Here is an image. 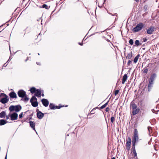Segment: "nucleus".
Returning a JSON list of instances; mask_svg holds the SVG:
<instances>
[{"instance_id": "0e129e2a", "label": "nucleus", "mask_w": 159, "mask_h": 159, "mask_svg": "<svg viewBox=\"0 0 159 159\" xmlns=\"http://www.w3.org/2000/svg\"><path fill=\"white\" fill-rule=\"evenodd\" d=\"M42 92H43V90H42Z\"/></svg>"}, {"instance_id": "aec40b11", "label": "nucleus", "mask_w": 159, "mask_h": 159, "mask_svg": "<svg viewBox=\"0 0 159 159\" xmlns=\"http://www.w3.org/2000/svg\"><path fill=\"white\" fill-rule=\"evenodd\" d=\"M6 116V112L5 111H2L0 113V117L4 118Z\"/></svg>"}, {"instance_id": "423d86ee", "label": "nucleus", "mask_w": 159, "mask_h": 159, "mask_svg": "<svg viewBox=\"0 0 159 159\" xmlns=\"http://www.w3.org/2000/svg\"><path fill=\"white\" fill-rule=\"evenodd\" d=\"M18 115L16 112L11 114V120H14L17 119Z\"/></svg>"}, {"instance_id": "58836bf2", "label": "nucleus", "mask_w": 159, "mask_h": 159, "mask_svg": "<svg viewBox=\"0 0 159 159\" xmlns=\"http://www.w3.org/2000/svg\"><path fill=\"white\" fill-rule=\"evenodd\" d=\"M148 6L147 5H145L144 7V9L145 11H146L147 9Z\"/></svg>"}, {"instance_id": "4468645a", "label": "nucleus", "mask_w": 159, "mask_h": 159, "mask_svg": "<svg viewBox=\"0 0 159 159\" xmlns=\"http://www.w3.org/2000/svg\"><path fill=\"white\" fill-rule=\"evenodd\" d=\"M29 123L30 127H31L33 130L36 131L35 129V123H34L33 122L31 121H30Z\"/></svg>"}, {"instance_id": "6e6552de", "label": "nucleus", "mask_w": 159, "mask_h": 159, "mask_svg": "<svg viewBox=\"0 0 159 159\" xmlns=\"http://www.w3.org/2000/svg\"><path fill=\"white\" fill-rule=\"evenodd\" d=\"M154 27L151 26L147 30V33L148 34H151L154 31Z\"/></svg>"}, {"instance_id": "f8f14e48", "label": "nucleus", "mask_w": 159, "mask_h": 159, "mask_svg": "<svg viewBox=\"0 0 159 159\" xmlns=\"http://www.w3.org/2000/svg\"><path fill=\"white\" fill-rule=\"evenodd\" d=\"M127 74H125L123 76L122 80V84H123L125 83V82L127 80Z\"/></svg>"}, {"instance_id": "b1692460", "label": "nucleus", "mask_w": 159, "mask_h": 159, "mask_svg": "<svg viewBox=\"0 0 159 159\" xmlns=\"http://www.w3.org/2000/svg\"><path fill=\"white\" fill-rule=\"evenodd\" d=\"M139 56L140 55L139 54L134 58V63H136L137 62Z\"/></svg>"}, {"instance_id": "2f4dec72", "label": "nucleus", "mask_w": 159, "mask_h": 159, "mask_svg": "<svg viewBox=\"0 0 159 159\" xmlns=\"http://www.w3.org/2000/svg\"><path fill=\"white\" fill-rule=\"evenodd\" d=\"M115 118L114 116H112L111 118V125L115 121Z\"/></svg>"}, {"instance_id": "e2e57ef3", "label": "nucleus", "mask_w": 159, "mask_h": 159, "mask_svg": "<svg viewBox=\"0 0 159 159\" xmlns=\"http://www.w3.org/2000/svg\"><path fill=\"white\" fill-rule=\"evenodd\" d=\"M105 120H106V121H107V120H106V118H105ZM106 122L107 123V122Z\"/></svg>"}, {"instance_id": "9d476101", "label": "nucleus", "mask_w": 159, "mask_h": 159, "mask_svg": "<svg viewBox=\"0 0 159 159\" xmlns=\"http://www.w3.org/2000/svg\"><path fill=\"white\" fill-rule=\"evenodd\" d=\"M41 91L39 89H37L34 95L35 96L40 97L41 96Z\"/></svg>"}, {"instance_id": "4be33fe9", "label": "nucleus", "mask_w": 159, "mask_h": 159, "mask_svg": "<svg viewBox=\"0 0 159 159\" xmlns=\"http://www.w3.org/2000/svg\"><path fill=\"white\" fill-rule=\"evenodd\" d=\"M7 121L4 120L2 119L0 120V125H3L6 123Z\"/></svg>"}, {"instance_id": "393cba45", "label": "nucleus", "mask_w": 159, "mask_h": 159, "mask_svg": "<svg viewBox=\"0 0 159 159\" xmlns=\"http://www.w3.org/2000/svg\"><path fill=\"white\" fill-rule=\"evenodd\" d=\"M132 52H130L128 54L127 56L126 57V59H130L132 57Z\"/></svg>"}, {"instance_id": "f257e3e1", "label": "nucleus", "mask_w": 159, "mask_h": 159, "mask_svg": "<svg viewBox=\"0 0 159 159\" xmlns=\"http://www.w3.org/2000/svg\"><path fill=\"white\" fill-rule=\"evenodd\" d=\"M157 77L155 73H153L151 75L150 78L148 79L149 84L148 85V92L151 90V88L153 87L154 81Z\"/></svg>"}, {"instance_id": "5701e85b", "label": "nucleus", "mask_w": 159, "mask_h": 159, "mask_svg": "<svg viewBox=\"0 0 159 159\" xmlns=\"http://www.w3.org/2000/svg\"><path fill=\"white\" fill-rule=\"evenodd\" d=\"M134 44L135 45H134V46H138L141 45V43H140L139 41L138 40H137L135 41Z\"/></svg>"}, {"instance_id": "7c9ffc66", "label": "nucleus", "mask_w": 159, "mask_h": 159, "mask_svg": "<svg viewBox=\"0 0 159 159\" xmlns=\"http://www.w3.org/2000/svg\"><path fill=\"white\" fill-rule=\"evenodd\" d=\"M109 102V101H108L107 102H106V103H105L101 107H100V109H103L105 107H106V106L107 105L108 102Z\"/></svg>"}, {"instance_id": "a19ab883", "label": "nucleus", "mask_w": 159, "mask_h": 159, "mask_svg": "<svg viewBox=\"0 0 159 159\" xmlns=\"http://www.w3.org/2000/svg\"><path fill=\"white\" fill-rule=\"evenodd\" d=\"M132 62V61L129 60L128 62L127 65H128V66H129L130 65V64Z\"/></svg>"}, {"instance_id": "0eeeda50", "label": "nucleus", "mask_w": 159, "mask_h": 159, "mask_svg": "<svg viewBox=\"0 0 159 159\" xmlns=\"http://www.w3.org/2000/svg\"><path fill=\"white\" fill-rule=\"evenodd\" d=\"M41 102L43 105L45 107H47L49 104V101L48 100L45 98H43L41 100Z\"/></svg>"}, {"instance_id": "72a5a7b5", "label": "nucleus", "mask_w": 159, "mask_h": 159, "mask_svg": "<svg viewBox=\"0 0 159 159\" xmlns=\"http://www.w3.org/2000/svg\"><path fill=\"white\" fill-rule=\"evenodd\" d=\"M149 133L150 134L152 132V128L151 127L148 126V128Z\"/></svg>"}, {"instance_id": "6ab92c4d", "label": "nucleus", "mask_w": 159, "mask_h": 159, "mask_svg": "<svg viewBox=\"0 0 159 159\" xmlns=\"http://www.w3.org/2000/svg\"><path fill=\"white\" fill-rule=\"evenodd\" d=\"M50 109L52 110H54L56 109V106L52 103H50L49 104Z\"/></svg>"}, {"instance_id": "052dcab7", "label": "nucleus", "mask_w": 159, "mask_h": 159, "mask_svg": "<svg viewBox=\"0 0 159 159\" xmlns=\"http://www.w3.org/2000/svg\"><path fill=\"white\" fill-rule=\"evenodd\" d=\"M5 159H7V156H6L5 157Z\"/></svg>"}, {"instance_id": "473e14b6", "label": "nucleus", "mask_w": 159, "mask_h": 159, "mask_svg": "<svg viewBox=\"0 0 159 159\" xmlns=\"http://www.w3.org/2000/svg\"><path fill=\"white\" fill-rule=\"evenodd\" d=\"M129 43L131 45H132L134 43L133 40L132 39H130L129 41Z\"/></svg>"}, {"instance_id": "338daca9", "label": "nucleus", "mask_w": 159, "mask_h": 159, "mask_svg": "<svg viewBox=\"0 0 159 159\" xmlns=\"http://www.w3.org/2000/svg\"><path fill=\"white\" fill-rule=\"evenodd\" d=\"M11 90H13V89H11Z\"/></svg>"}, {"instance_id": "c85d7f7f", "label": "nucleus", "mask_w": 159, "mask_h": 159, "mask_svg": "<svg viewBox=\"0 0 159 159\" xmlns=\"http://www.w3.org/2000/svg\"><path fill=\"white\" fill-rule=\"evenodd\" d=\"M49 7H48L46 4H43V5L41 7L42 8H45L46 9L48 10L49 8Z\"/></svg>"}, {"instance_id": "a878e982", "label": "nucleus", "mask_w": 159, "mask_h": 159, "mask_svg": "<svg viewBox=\"0 0 159 159\" xmlns=\"http://www.w3.org/2000/svg\"><path fill=\"white\" fill-rule=\"evenodd\" d=\"M29 100V98L27 97V96H25V97L21 99V100H23L25 102L28 101Z\"/></svg>"}, {"instance_id": "37998d69", "label": "nucleus", "mask_w": 159, "mask_h": 159, "mask_svg": "<svg viewBox=\"0 0 159 159\" xmlns=\"http://www.w3.org/2000/svg\"><path fill=\"white\" fill-rule=\"evenodd\" d=\"M130 146H126V149L128 150H129L130 149Z\"/></svg>"}, {"instance_id": "09e8293b", "label": "nucleus", "mask_w": 159, "mask_h": 159, "mask_svg": "<svg viewBox=\"0 0 159 159\" xmlns=\"http://www.w3.org/2000/svg\"><path fill=\"white\" fill-rule=\"evenodd\" d=\"M79 44L81 46H82L83 44V43H79Z\"/></svg>"}, {"instance_id": "9b49d317", "label": "nucleus", "mask_w": 159, "mask_h": 159, "mask_svg": "<svg viewBox=\"0 0 159 159\" xmlns=\"http://www.w3.org/2000/svg\"><path fill=\"white\" fill-rule=\"evenodd\" d=\"M130 107L132 110L135 109L137 108L136 105L133 102H132L130 104Z\"/></svg>"}, {"instance_id": "4c0bfd02", "label": "nucleus", "mask_w": 159, "mask_h": 159, "mask_svg": "<svg viewBox=\"0 0 159 159\" xmlns=\"http://www.w3.org/2000/svg\"><path fill=\"white\" fill-rule=\"evenodd\" d=\"M23 116V112L21 113L19 115V118L20 119L22 118Z\"/></svg>"}, {"instance_id": "de8ad7c7", "label": "nucleus", "mask_w": 159, "mask_h": 159, "mask_svg": "<svg viewBox=\"0 0 159 159\" xmlns=\"http://www.w3.org/2000/svg\"><path fill=\"white\" fill-rule=\"evenodd\" d=\"M7 64H6V63H5V64L3 65V67H6L7 66Z\"/></svg>"}, {"instance_id": "dca6fc26", "label": "nucleus", "mask_w": 159, "mask_h": 159, "mask_svg": "<svg viewBox=\"0 0 159 159\" xmlns=\"http://www.w3.org/2000/svg\"><path fill=\"white\" fill-rule=\"evenodd\" d=\"M126 140V146H130L131 141V138L130 137H128V138Z\"/></svg>"}, {"instance_id": "6e6d98bb", "label": "nucleus", "mask_w": 159, "mask_h": 159, "mask_svg": "<svg viewBox=\"0 0 159 159\" xmlns=\"http://www.w3.org/2000/svg\"><path fill=\"white\" fill-rule=\"evenodd\" d=\"M39 111V109H36V111H37H37Z\"/></svg>"}, {"instance_id": "a211bd4d", "label": "nucleus", "mask_w": 159, "mask_h": 159, "mask_svg": "<svg viewBox=\"0 0 159 159\" xmlns=\"http://www.w3.org/2000/svg\"><path fill=\"white\" fill-rule=\"evenodd\" d=\"M8 101V100L6 98H2L0 102L4 104L7 103Z\"/></svg>"}, {"instance_id": "8fccbe9b", "label": "nucleus", "mask_w": 159, "mask_h": 159, "mask_svg": "<svg viewBox=\"0 0 159 159\" xmlns=\"http://www.w3.org/2000/svg\"><path fill=\"white\" fill-rule=\"evenodd\" d=\"M29 57H27V59L25 60V61H26L27 60H29Z\"/></svg>"}, {"instance_id": "ea45409f", "label": "nucleus", "mask_w": 159, "mask_h": 159, "mask_svg": "<svg viewBox=\"0 0 159 159\" xmlns=\"http://www.w3.org/2000/svg\"><path fill=\"white\" fill-rule=\"evenodd\" d=\"M95 109V108H93L90 112V115H91L93 114L94 113L93 112V111Z\"/></svg>"}, {"instance_id": "bb28decb", "label": "nucleus", "mask_w": 159, "mask_h": 159, "mask_svg": "<svg viewBox=\"0 0 159 159\" xmlns=\"http://www.w3.org/2000/svg\"><path fill=\"white\" fill-rule=\"evenodd\" d=\"M34 101H37V98L35 96H33L32 97V98L30 99V102H33Z\"/></svg>"}, {"instance_id": "c756f323", "label": "nucleus", "mask_w": 159, "mask_h": 159, "mask_svg": "<svg viewBox=\"0 0 159 159\" xmlns=\"http://www.w3.org/2000/svg\"><path fill=\"white\" fill-rule=\"evenodd\" d=\"M148 68L147 67H145L143 70V73L146 74L148 71Z\"/></svg>"}, {"instance_id": "13d9d810", "label": "nucleus", "mask_w": 159, "mask_h": 159, "mask_svg": "<svg viewBox=\"0 0 159 159\" xmlns=\"http://www.w3.org/2000/svg\"><path fill=\"white\" fill-rule=\"evenodd\" d=\"M8 110L10 111V107H8Z\"/></svg>"}, {"instance_id": "603ef678", "label": "nucleus", "mask_w": 159, "mask_h": 159, "mask_svg": "<svg viewBox=\"0 0 159 159\" xmlns=\"http://www.w3.org/2000/svg\"><path fill=\"white\" fill-rule=\"evenodd\" d=\"M36 63H37V65H40V63L39 62L38 63V62H37Z\"/></svg>"}, {"instance_id": "7ed1b4c3", "label": "nucleus", "mask_w": 159, "mask_h": 159, "mask_svg": "<svg viewBox=\"0 0 159 159\" xmlns=\"http://www.w3.org/2000/svg\"><path fill=\"white\" fill-rule=\"evenodd\" d=\"M21 108L22 107L20 105L11 106V112L15 111L16 112H18L21 109Z\"/></svg>"}, {"instance_id": "49530a36", "label": "nucleus", "mask_w": 159, "mask_h": 159, "mask_svg": "<svg viewBox=\"0 0 159 159\" xmlns=\"http://www.w3.org/2000/svg\"><path fill=\"white\" fill-rule=\"evenodd\" d=\"M152 111L153 113H156L157 114V113L155 112V111L154 110V109H152Z\"/></svg>"}, {"instance_id": "79ce46f5", "label": "nucleus", "mask_w": 159, "mask_h": 159, "mask_svg": "<svg viewBox=\"0 0 159 159\" xmlns=\"http://www.w3.org/2000/svg\"><path fill=\"white\" fill-rule=\"evenodd\" d=\"M109 107H107L106 108V109H105V111H106V112H108L109 111Z\"/></svg>"}, {"instance_id": "cd10ccee", "label": "nucleus", "mask_w": 159, "mask_h": 159, "mask_svg": "<svg viewBox=\"0 0 159 159\" xmlns=\"http://www.w3.org/2000/svg\"><path fill=\"white\" fill-rule=\"evenodd\" d=\"M135 143L134 142H132V151H135Z\"/></svg>"}, {"instance_id": "774afa93", "label": "nucleus", "mask_w": 159, "mask_h": 159, "mask_svg": "<svg viewBox=\"0 0 159 159\" xmlns=\"http://www.w3.org/2000/svg\"><path fill=\"white\" fill-rule=\"evenodd\" d=\"M38 55H39V53H38Z\"/></svg>"}, {"instance_id": "20e7f679", "label": "nucleus", "mask_w": 159, "mask_h": 159, "mask_svg": "<svg viewBox=\"0 0 159 159\" xmlns=\"http://www.w3.org/2000/svg\"><path fill=\"white\" fill-rule=\"evenodd\" d=\"M134 139H133L132 142L135 143L138 141V132L136 129H135L134 131Z\"/></svg>"}, {"instance_id": "4d7b16f0", "label": "nucleus", "mask_w": 159, "mask_h": 159, "mask_svg": "<svg viewBox=\"0 0 159 159\" xmlns=\"http://www.w3.org/2000/svg\"><path fill=\"white\" fill-rule=\"evenodd\" d=\"M111 159H115V158L114 157H113Z\"/></svg>"}, {"instance_id": "e433bc0d", "label": "nucleus", "mask_w": 159, "mask_h": 159, "mask_svg": "<svg viewBox=\"0 0 159 159\" xmlns=\"http://www.w3.org/2000/svg\"><path fill=\"white\" fill-rule=\"evenodd\" d=\"M63 107V106H56L55 108H56V109H59L60 108H61V107Z\"/></svg>"}, {"instance_id": "bf43d9fd", "label": "nucleus", "mask_w": 159, "mask_h": 159, "mask_svg": "<svg viewBox=\"0 0 159 159\" xmlns=\"http://www.w3.org/2000/svg\"><path fill=\"white\" fill-rule=\"evenodd\" d=\"M9 50H10V44H9Z\"/></svg>"}, {"instance_id": "2eb2a0df", "label": "nucleus", "mask_w": 159, "mask_h": 159, "mask_svg": "<svg viewBox=\"0 0 159 159\" xmlns=\"http://www.w3.org/2000/svg\"><path fill=\"white\" fill-rule=\"evenodd\" d=\"M139 111V108L133 110L132 115L134 116L137 114Z\"/></svg>"}, {"instance_id": "f3484780", "label": "nucleus", "mask_w": 159, "mask_h": 159, "mask_svg": "<svg viewBox=\"0 0 159 159\" xmlns=\"http://www.w3.org/2000/svg\"><path fill=\"white\" fill-rule=\"evenodd\" d=\"M30 102L31 103L32 106L34 107H36L38 106V103L37 101Z\"/></svg>"}, {"instance_id": "c03bdc74", "label": "nucleus", "mask_w": 159, "mask_h": 159, "mask_svg": "<svg viewBox=\"0 0 159 159\" xmlns=\"http://www.w3.org/2000/svg\"><path fill=\"white\" fill-rule=\"evenodd\" d=\"M143 42H145L147 41V39L146 38H143Z\"/></svg>"}, {"instance_id": "ddd939ff", "label": "nucleus", "mask_w": 159, "mask_h": 159, "mask_svg": "<svg viewBox=\"0 0 159 159\" xmlns=\"http://www.w3.org/2000/svg\"><path fill=\"white\" fill-rule=\"evenodd\" d=\"M17 96L16 93L14 92H11V98H17Z\"/></svg>"}, {"instance_id": "f704fd0d", "label": "nucleus", "mask_w": 159, "mask_h": 159, "mask_svg": "<svg viewBox=\"0 0 159 159\" xmlns=\"http://www.w3.org/2000/svg\"><path fill=\"white\" fill-rule=\"evenodd\" d=\"M119 92V90H116L115 92V96Z\"/></svg>"}, {"instance_id": "f03ea898", "label": "nucleus", "mask_w": 159, "mask_h": 159, "mask_svg": "<svg viewBox=\"0 0 159 159\" xmlns=\"http://www.w3.org/2000/svg\"><path fill=\"white\" fill-rule=\"evenodd\" d=\"M144 26V24L142 23H139L136 26L134 27L133 29L134 32H138L141 30Z\"/></svg>"}, {"instance_id": "c9c22d12", "label": "nucleus", "mask_w": 159, "mask_h": 159, "mask_svg": "<svg viewBox=\"0 0 159 159\" xmlns=\"http://www.w3.org/2000/svg\"><path fill=\"white\" fill-rule=\"evenodd\" d=\"M132 152L134 155V157H137V153L136 150L132 151Z\"/></svg>"}, {"instance_id": "680f3d73", "label": "nucleus", "mask_w": 159, "mask_h": 159, "mask_svg": "<svg viewBox=\"0 0 159 159\" xmlns=\"http://www.w3.org/2000/svg\"><path fill=\"white\" fill-rule=\"evenodd\" d=\"M98 7H100V8L101 7H100V6H99H99H98Z\"/></svg>"}, {"instance_id": "412c9836", "label": "nucleus", "mask_w": 159, "mask_h": 159, "mask_svg": "<svg viewBox=\"0 0 159 159\" xmlns=\"http://www.w3.org/2000/svg\"><path fill=\"white\" fill-rule=\"evenodd\" d=\"M37 89H36L35 87H33L30 88V90L31 93H33L35 92Z\"/></svg>"}, {"instance_id": "69168bd1", "label": "nucleus", "mask_w": 159, "mask_h": 159, "mask_svg": "<svg viewBox=\"0 0 159 159\" xmlns=\"http://www.w3.org/2000/svg\"><path fill=\"white\" fill-rule=\"evenodd\" d=\"M9 95L10 96V93L9 94Z\"/></svg>"}, {"instance_id": "5fc2aeb1", "label": "nucleus", "mask_w": 159, "mask_h": 159, "mask_svg": "<svg viewBox=\"0 0 159 159\" xmlns=\"http://www.w3.org/2000/svg\"><path fill=\"white\" fill-rule=\"evenodd\" d=\"M136 2H139V0H135Z\"/></svg>"}, {"instance_id": "a18cd8bd", "label": "nucleus", "mask_w": 159, "mask_h": 159, "mask_svg": "<svg viewBox=\"0 0 159 159\" xmlns=\"http://www.w3.org/2000/svg\"><path fill=\"white\" fill-rule=\"evenodd\" d=\"M9 117H10V113H9L8 115V116H7L6 117H7V119H8V118H9Z\"/></svg>"}, {"instance_id": "39448f33", "label": "nucleus", "mask_w": 159, "mask_h": 159, "mask_svg": "<svg viewBox=\"0 0 159 159\" xmlns=\"http://www.w3.org/2000/svg\"><path fill=\"white\" fill-rule=\"evenodd\" d=\"M17 94L19 97L22 98H24L26 95V92L22 89L19 90L17 92Z\"/></svg>"}, {"instance_id": "1a4fd4ad", "label": "nucleus", "mask_w": 159, "mask_h": 159, "mask_svg": "<svg viewBox=\"0 0 159 159\" xmlns=\"http://www.w3.org/2000/svg\"><path fill=\"white\" fill-rule=\"evenodd\" d=\"M44 116V114L42 113L40 111H37V117L39 119H42Z\"/></svg>"}, {"instance_id": "864d4df0", "label": "nucleus", "mask_w": 159, "mask_h": 159, "mask_svg": "<svg viewBox=\"0 0 159 159\" xmlns=\"http://www.w3.org/2000/svg\"><path fill=\"white\" fill-rule=\"evenodd\" d=\"M41 96H42V97H44V94L43 93H42V94H41Z\"/></svg>"}, {"instance_id": "3c124183", "label": "nucleus", "mask_w": 159, "mask_h": 159, "mask_svg": "<svg viewBox=\"0 0 159 159\" xmlns=\"http://www.w3.org/2000/svg\"><path fill=\"white\" fill-rule=\"evenodd\" d=\"M29 57H27V59L25 60V61H26L27 60H29Z\"/></svg>"}]
</instances>
